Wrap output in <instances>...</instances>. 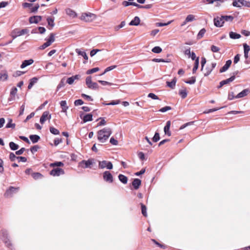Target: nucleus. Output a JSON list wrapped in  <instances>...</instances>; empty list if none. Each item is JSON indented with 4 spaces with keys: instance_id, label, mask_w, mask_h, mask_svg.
<instances>
[{
    "instance_id": "f257e3e1",
    "label": "nucleus",
    "mask_w": 250,
    "mask_h": 250,
    "mask_svg": "<svg viewBox=\"0 0 250 250\" xmlns=\"http://www.w3.org/2000/svg\"><path fill=\"white\" fill-rule=\"evenodd\" d=\"M111 133V128H104L98 132V139L101 143H104L108 139Z\"/></svg>"
},
{
    "instance_id": "f03ea898",
    "label": "nucleus",
    "mask_w": 250,
    "mask_h": 250,
    "mask_svg": "<svg viewBox=\"0 0 250 250\" xmlns=\"http://www.w3.org/2000/svg\"><path fill=\"white\" fill-rule=\"evenodd\" d=\"M232 5L233 6L238 8H241L243 6L250 8V1L245 0H233Z\"/></svg>"
},
{
    "instance_id": "7ed1b4c3",
    "label": "nucleus",
    "mask_w": 250,
    "mask_h": 250,
    "mask_svg": "<svg viewBox=\"0 0 250 250\" xmlns=\"http://www.w3.org/2000/svg\"><path fill=\"white\" fill-rule=\"evenodd\" d=\"M96 18V16L94 14L91 13H85L82 14L81 16V20L86 22H90Z\"/></svg>"
},
{
    "instance_id": "20e7f679",
    "label": "nucleus",
    "mask_w": 250,
    "mask_h": 250,
    "mask_svg": "<svg viewBox=\"0 0 250 250\" xmlns=\"http://www.w3.org/2000/svg\"><path fill=\"white\" fill-rule=\"evenodd\" d=\"M45 40L46 41V42H44L39 47L40 49H44L48 46H50L55 41V34L51 33L49 35V38L45 39Z\"/></svg>"
},
{
    "instance_id": "39448f33",
    "label": "nucleus",
    "mask_w": 250,
    "mask_h": 250,
    "mask_svg": "<svg viewBox=\"0 0 250 250\" xmlns=\"http://www.w3.org/2000/svg\"><path fill=\"white\" fill-rule=\"evenodd\" d=\"M85 83L89 89L96 90L99 88L98 84L92 81L91 76H88L86 78Z\"/></svg>"
},
{
    "instance_id": "423d86ee",
    "label": "nucleus",
    "mask_w": 250,
    "mask_h": 250,
    "mask_svg": "<svg viewBox=\"0 0 250 250\" xmlns=\"http://www.w3.org/2000/svg\"><path fill=\"white\" fill-rule=\"evenodd\" d=\"M93 163L92 159H88L87 161L83 160L79 163V166L84 168H90Z\"/></svg>"
},
{
    "instance_id": "0eeeda50",
    "label": "nucleus",
    "mask_w": 250,
    "mask_h": 250,
    "mask_svg": "<svg viewBox=\"0 0 250 250\" xmlns=\"http://www.w3.org/2000/svg\"><path fill=\"white\" fill-rule=\"evenodd\" d=\"M64 174L63 169L59 167L54 168L50 172V174L53 176H59Z\"/></svg>"
},
{
    "instance_id": "6e6552de",
    "label": "nucleus",
    "mask_w": 250,
    "mask_h": 250,
    "mask_svg": "<svg viewBox=\"0 0 250 250\" xmlns=\"http://www.w3.org/2000/svg\"><path fill=\"white\" fill-rule=\"evenodd\" d=\"M28 32V30L27 29H23L21 30L18 29L15 30L12 32V37L13 38H15L17 37L23 35L27 34Z\"/></svg>"
},
{
    "instance_id": "1a4fd4ad",
    "label": "nucleus",
    "mask_w": 250,
    "mask_h": 250,
    "mask_svg": "<svg viewBox=\"0 0 250 250\" xmlns=\"http://www.w3.org/2000/svg\"><path fill=\"white\" fill-rule=\"evenodd\" d=\"M103 179L105 181L110 183L113 181V176L108 171H105L103 173Z\"/></svg>"
},
{
    "instance_id": "9d476101",
    "label": "nucleus",
    "mask_w": 250,
    "mask_h": 250,
    "mask_svg": "<svg viewBox=\"0 0 250 250\" xmlns=\"http://www.w3.org/2000/svg\"><path fill=\"white\" fill-rule=\"evenodd\" d=\"M51 118V115L49 114L48 111H44L41 118H40V123L42 124H43L47 120H50Z\"/></svg>"
},
{
    "instance_id": "9b49d317",
    "label": "nucleus",
    "mask_w": 250,
    "mask_h": 250,
    "mask_svg": "<svg viewBox=\"0 0 250 250\" xmlns=\"http://www.w3.org/2000/svg\"><path fill=\"white\" fill-rule=\"evenodd\" d=\"M216 66V62H212L210 66H208L206 68V72L204 73V76H208L209 75Z\"/></svg>"
},
{
    "instance_id": "f8f14e48",
    "label": "nucleus",
    "mask_w": 250,
    "mask_h": 250,
    "mask_svg": "<svg viewBox=\"0 0 250 250\" xmlns=\"http://www.w3.org/2000/svg\"><path fill=\"white\" fill-rule=\"evenodd\" d=\"M18 190V188L14 187H10L5 192L4 196L6 197H10L12 196L13 193H16Z\"/></svg>"
},
{
    "instance_id": "ddd939ff",
    "label": "nucleus",
    "mask_w": 250,
    "mask_h": 250,
    "mask_svg": "<svg viewBox=\"0 0 250 250\" xmlns=\"http://www.w3.org/2000/svg\"><path fill=\"white\" fill-rule=\"evenodd\" d=\"M224 23V21L222 19V16L220 17H217L214 19V24L216 27L223 26Z\"/></svg>"
},
{
    "instance_id": "4468645a",
    "label": "nucleus",
    "mask_w": 250,
    "mask_h": 250,
    "mask_svg": "<svg viewBox=\"0 0 250 250\" xmlns=\"http://www.w3.org/2000/svg\"><path fill=\"white\" fill-rule=\"evenodd\" d=\"M235 79V77L234 75L228 79L222 81L221 82H220V84L218 87L219 88H221L224 85L228 84V83L232 82Z\"/></svg>"
},
{
    "instance_id": "2eb2a0df",
    "label": "nucleus",
    "mask_w": 250,
    "mask_h": 250,
    "mask_svg": "<svg viewBox=\"0 0 250 250\" xmlns=\"http://www.w3.org/2000/svg\"><path fill=\"white\" fill-rule=\"evenodd\" d=\"M55 18L53 17H48L46 19L48 23V28L49 29H52L55 26Z\"/></svg>"
},
{
    "instance_id": "dca6fc26",
    "label": "nucleus",
    "mask_w": 250,
    "mask_h": 250,
    "mask_svg": "<svg viewBox=\"0 0 250 250\" xmlns=\"http://www.w3.org/2000/svg\"><path fill=\"white\" fill-rule=\"evenodd\" d=\"M42 19L41 16H34L29 18V21L30 23H37Z\"/></svg>"
},
{
    "instance_id": "f3484780",
    "label": "nucleus",
    "mask_w": 250,
    "mask_h": 250,
    "mask_svg": "<svg viewBox=\"0 0 250 250\" xmlns=\"http://www.w3.org/2000/svg\"><path fill=\"white\" fill-rule=\"evenodd\" d=\"M80 75H76L75 76H73L71 77H69L67 79L66 81V83L69 84H72L73 83L75 80H78L81 78Z\"/></svg>"
},
{
    "instance_id": "a211bd4d",
    "label": "nucleus",
    "mask_w": 250,
    "mask_h": 250,
    "mask_svg": "<svg viewBox=\"0 0 250 250\" xmlns=\"http://www.w3.org/2000/svg\"><path fill=\"white\" fill-rule=\"evenodd\" d=\"M66 14L72 18H76L77 14L75 11L71 8H68L65 9Z\"/></svg>"
},
{
    "instance_id": "6ab92c4d",
    "label": "nucleus",
    "mask_w": 250,
    "mask_h": 250,
    "mask_svg": "<svg viewBox=\"0 0 250 250\" xmlns=\"http://www.w3.org/2000/svg\"><path fill=\"white\" fill-rule=\"evenodd\" d=\"M232 62L230 60H228L226 64L220 69V72L223 73L226 71L231 64Z\"/></svg>"
},
{
    "instance_id": "aec40b11",
    "label": "nucleus",
    "mask_w": 250,
    "mask_h": 250,
    "mask_svg": "<svg viewBox=\"0 0 250 250\" xmlns=\"http://www.w3.org/2000/svg\"><path fill=\"white\" fill-rule=\"evenodd\" d=\"M2 234L3 236V241L5 244L6 246L7 247L10 248L11 246H12V244L11 243L10 241H9V240L7 239V234L6 231H3Z\"/></svg>"
},
{
    "instance_id": "412c9836",
    "label": "nucleus",
    "mask_w": 250,
    "mask_h": 250,
    "mask_svg": "<svg viewBox=\"0 0 250 250\" xmlns=\"http://www.w3.org/2000/svg\"><path fill=\"white\" fill-rule=\"evenodd\" d=\"M171 123L170 121H168L167 122L166 125L164 127V132L168 136L171 135V132L169 131L170 126Z\"/></svg>"
},
{
    "instance_id": "4be33fe9",
    "label": "nucleus",
    "mask_w": 250,
    "mask_h": 250,
    "mask_svg": "<svg viewBox=\"0 0 250 250\" xmlns=\"http://www.w3.org/2000/svg\"><path fill=\"white\" fill-rule=\"evenodd\" d=\"M249 92V90L248 89H245L243 90L242 91L238 93L235 97V98H243L248 95Z\"/></svg>"
},
{
    "instance_id": "5701e85b",
    "label": "nucleus",
    "mask_w": 250,
    "mask_h": 250,
    "mask_svg": "<svg viewBox=\"0 0 250 250\" xmlns=\"http://www.w3.org/2000/svg\"><path fill=\"white\" fill-rule=\"evenodd\" d=\"M132 184L134 189H137L139 188L141 184V181L139 179L136 178L133 180Z\"/></svg>"
},
{
    "instance_id": "b1692460",
    "label": "nucleus",
    "mask_w": 250,
    "mask_h": 250,
    "mask_svg": "<svg viewBox=\"0 0 250 250\" xmlns=\"http://www.w3.org/2000/svg\"><path fill=\"white\" fill-rule=\"evenodd\" d=\"M140 18L137 17V16H136L134 19L133 20H132L130 22V23H129V24L130 25H135V26H137L139 24H140Z\"/></svg>"
},
{
    "instance_id": "393cba45",
    "label": "nucleus",
    "mask_w": 250,
    "mask_h": 250,
    "mask_svg": "<svg viewBox=\"0 0 250 250\" xmlns=\"http://www.w3.org/2000/svg\"><path fill=\"white\" fill-rule=\"evenodd\" d=\"M33 62H34V61L32 59L25 60L22 62V64L21 65V68H23L26 67L27 66L32 64L33 63Z\"/></svg>"
},
{
    "instance_id": "a878e982",
    "label": "nucleus",
    "mask_w": 250,
    "mask_h": 250,
    "mask_svg": "<svg viewBox=\"0 0 250 250\" xmlns=\"http://www.w3.org/2000/svg\"><path fill=\"white\" fill-rule=\"evenodd\" d=\"M60 105L62 108V111L66 113L67 109L68 108V107L67 106L66 101H62L60 102Z\"/></svg>"
},
{
    "instance_id": "bb28decb",
    "label": "nucleus",
    "mask_w": 250,
    "mask_h": 250,
    "mask_svg": "<svg viewBox=\"0 0 250 250\" xmlns=\"http://www.w3.org/2000/svg\"><path fill=\"white\" fill-rule=\"evenodd\" d=\"M29 138L33 143L38 142L40 139V136L37 135H31L29 136Z\"/></svg>"
},
{
    "instance_id": "cd10ccee",
    "label": "nucleus",
    "mask_w": 250,
    "mask_h": 250,
    "mask_svg": "<svg viewBox=\"0 0 250 250\" xmlns=\"http://www.w3.org/2000/svg\"><path fill=\"white\" fill-rule=\"evenodd\" d=\"M229 36L232 39H238L241 38V35L239 34L232 31L229 32Z\"/></svg>"
},
{
    "instance_id": "c85d7f7f",
    "label": "nucleus",
    "mask_w": 250,
    "mask_h": 250,
    "mask_svg": "<svg viewBox=\"0 0 250 250\" xmlns=\"http://www.w3.org/2000/svg\"><path fill=\"white\" fill-rule=\"evenodd\" d=\"M176 83V78H174L171 82H167V85L169 87L173 89L175 87V84Z\"/></svg>"
},
{
    "instance_id": "c756f323",
    "label": "nucleus",
    "mask_w": 250,
    "mask_h": 250,
    "mask_svg": "<svg viewBox=\"0 0 250 250\" xmlns=\"http://www.w3.org/2000/svg\"><path fill=\"white\" fill-rule=\"evenodd\" d=\"M119 180L124 184H125L127 182V177L123 174H119L118 176Z\"/></svg>"
},
{
    "instance_id": "7c9ffc66",
    "label": "nucleus",
    "mask_w": 250,
    "mask_h": 250,
    "mask_svg": "<svg viewBox=\"0 0 250 250\" xmlns=\"http://www.w3.org/2000/svg\"><path fill=\"white\" fill-rule=\"evenodd\" d=\"M92 120V115L90 114H87L84 115L83 117V121L84 123H86L89 121H91Z\"/></svg>"
},
{
    "instance_id": "2f4dec72",
    "label": "nucleus",
    "mask_w": 250,
    "mask_h": 250,
    "mask_svg": "<svg viewBox=\"0 0 250 250\" xmlns=\"http://www.w3.org/2000/svg\"><path fill=\"white\" fill-rule=\"evenodd\" d=\"M222 19L223 20L224 22L225 21H232L234 19V17L232 16H222Z\"/></svg>"
},
{
    "instance_id": "473e14b6",
    "label": "nucleus",
    "mask_w": 250,
    "mask_h": 250,
    "mask_svg": "<svg viewBox=\"0 0 250 250\" xmlns=\"http://www.w3.org/2000/svg\"><path fill=\"white\" fill-rule=\"evenodd\" d=\"M206 32V30L205 28H203L199 32L197 36V39L198 40L201 39L202 38Z\"/></svg>"
},
{
    "instance_id": "72a5a7b5",
    "label": "nucleus",
    "mask_w": 250,
    "mask_h": 250,
    "mask_svg": "<svg viewBox=\"0 0 250 250\" xmlns=\"http://www.w3.org/2000/svg\"><path fill=\"white\" fill-rule=\"evenodd\" d=\"M199 57H197L195 61L194 65L192 69L193 73H195L196 70H197L199 66Z\"/></svg>"
},
{
    "instance_id": "f704fd0d",
    "label": "nucleus",
    "mask_w": 250,
    "mask_h": 250,
    "mask_svg": "<svg viewBox=\"0 0 250 250\" xmlns=\"http://www.w3.org/2000/svg\"><path fill=\"white\" fill-rule=\"evenodd\" d=\"M76 52L78 55L82 56L85 60H88V56L85 52L81 51L78 49H76Z\"/></svg>"
},
{
    "instance_id": "c9c22d12",
    "label": "nucleus",
    "mask_w": 250,
    "mask_h": 250,
    "mask_svg": "<svg viewBox=\"0 0 250 250\" xmlns=\"http://www.w3.org/2000/svg\"><path fill=\"white\" fill-rule=\"evenodd\" d=\"M9 147L11 150H16L19 148V146L15 143L11 142L9 143Z\"/></svg>"
},
{
    "instance_id": "e433bc0d",
    "label": "nucleus",
    "mask_w": 250,
    "mask_h": 250,
    "mask_svg": "<svg viewBox=\"0 0 250 250\" xmlns=\"http://www.w3.org/2000/svg\"><path fill=\"white\" fill-rule=\"evenodd\" d=\"M8 122L6 124V128H14L15 127V124L14 123H12V120L11 119L8 118Z\"/></svg>"
},
{
    "instance_id": "4c0bfd02",
    "label": "nucleus",
    "mask_w": 250,
    "mask_h": 250,
    "mask_svg": "<svg viewBox=\"0 0 250 250\" xmlns=\"http://www.w3.org/2000/svg\"><path fill=\"white\" fill-rule=\"evenodd\" d=\"M64 164L62 162H56L53 163H51L50 164V167H62L63 166Z\"/></svg>"
},
{
    "instance_id": "58836bf2",
    "label": "nucleus",
    "mask_w": 250,
    "mask_h": 250,
    "mask_svg": "<svg viewBox=\"0 0 250 250\" xmlns=\"http://www.w3.org/2000/svg\"><path fill=\"white\" fill-rule=\"evenodd\" d=\"M49 130L50 132L54 135H59L60 134L59 130L53 126L50 127Z\"/></svg>"
},
{
    "instance_id": "ea45409f",
    "label": "nucleus",
    "mask_w": 250,
    "mask_h": 250,
    "mask_svg": "<svg viewBox=\"0 0 250 250\" xmlns=\"http://www.w3.org/2000/svg\"><path fill=\"white\" fill-rule=\"evenodd\" d=\"M107 162L106 161H100L99 163V168L103 169L106 167Z\"/></svg>"
},
{
    "instance_id": "a19ab883",
    "label": "nucleus",
    "mask_w": 250,
    "mask_h": 250,
    "mask_svg": "<svg viewBox=\"0 0 250 250\" xmlns=\"http://www.w3.org/2000/svg\"><path fill=\"white\" fill-rule=\"evenodd\" d=\"M141 209H142V213L143 215L146 217L147 216V212H146V208L145 205H144L143 204H141Z\"/></svg>"
},
{
    "instance_id": "79ce46f5",
    "label": "nucleus",
    "mask_w": 250,
    "mask_h": 250,
    "mask_svg": "<svg viewBox=\"0 0 250 250\" xmlns=\"http://www.w3.org/2000/svg\"><path fill=\"white\" fill-rule=\"evenodd\" d=\"M32 177L35 179H38L42 177V175L39 172H34L32 173Z\"/></svg>"
},
{
    "instance_id": "37998d69",
    "label": "nucleus",
    "mask_w": 250,
    "mask_h": 250,
    "mask_svg": "<svg viewBox=\"0 0 250 250\" xmlns=\"http://www.w3.org/2000/svg\"><path fill=\"white\" fill-rule=\"evenodd\" d=\"M162 48L159 46H155V47H153L152 49V51L153 53H157V54L161 53L162 52Z\"/></svg>"
},
{
    "instance_id": "c03bdc74",
    "label": "nucleus",
    "mask_w": 250,
    "mask_h": 250,
    "mask_svg": "<svg viewBox=\"0 0 250 250\" xmlns=\"http://www.w3.org/2000/svg\"><path fill=\"white\" fill-rule=\"evenodd\" d=\"M186 21L191 22L195 20V16L193 15H188L186 18Z\"/></svg>"
},
{
    "instance_id": "a18cd8bd",
    "label": "nucleus",
    "mask_w": 250,
    "mask_h": 250,
    "mask_svg": "<svg viewBox=\"0 0 250 250\" xmlns=\"http://www.w3.org/2000/svg\"><path fill=\"white\" fill-rule=\"evenodd\" d=\"M99 70V67H95L91 69H89L86 71L87 74H91L92 73H94L95 72H96Z\"/></svg>"
},
{
    "instance_id": "49530a36",
    "label": "nucleus",
    "mask_w": 250,
    "mask_h": 250,
    "mask_svg": "<svg viewBox=\"0 0 250 250\" xmlns=\"http://www.w3.org/2000/svg\"><path fill=\"white\" fill-rule=\"evenodd\" d=\"M179 94L183 99H185L187 96V92L186 89L181 90L179 92Z\"/></svg>"
},
{
    "instance_id": "de8ad7c7",
    "label": "nucleus",
    "mask_w": 250,
    "mask_h": 250,
    "mask_svg": "<svg viewBox=\"0 0 250 250\" xmlns=\"http://www.w3.org/2000/svg\"><path fill=\"white\" fill-rule=\"evenodd\" d=\"M120 101L118 100L116 101H113L109 103H103L104 105H116L120 104Z\"/></svg>"
},
{
    "instance_id": "09e8293b",
    "label": "nucleus",
    "mask_w": 250,
    "mask_h": 250,
    "mask_svg": "<svg viewBox=\"0 0 250 250\" xmlns=\"http://www.w3.org/2000/svg\"><path fill=\"white\" fill-rule=\"evenodd\" d=\"M160 140V135L159 133L158 132H156L154 137L152 138V140L154 142H157Z\"/></svg>"
},
{
    "instance_id": "8fccbe9b",
    "label": "nucleus",
    "mask_w": 250,
    "mask_h": 250,
    "mask_svg": "<svg viewBox=\"0 0 250 250\" xmlns=\"http://www.w3.org/2000/svg\"><path fill=\"white\" fill-rule=\"evenodd\" d=\"M17 92V88L13 87L10 91V95L11 97H14Z\"/></svg>"
},
{
    "instance_id": "3c124183",
    "label": "nucleus",
    "mask_w": 250,
    "mask_h": 250,
    "mask_svg": "<svg viewBox=\"0 0 250 250\" xmlns=\"http://www.w3.org/2000/svg\"><path fill=\"white\" fill-rule=\"evenodd\" d=\"M116 67V65H112V66H109L108 67H107L104 71V73L102 74V75H104V74L105 73L110 71V70H113V69H114Z\"/></svg>"
},
{
    "instance_id": "603ef678",
    "label": "nucleus",
    "mask_w": 250,
    "mask_h": 250,
    "mask_svg": "<svg viewBox=\"0 0 250 250\" xmlns=\"http://www.w3.org/2000/svg\"><path fill=\"white\" fill-rule=\"evenodd\" d=\"M171 109V107L170 106H165V107L161 108L159 110V111H160L161 112H165L170 110Z\"/></svg>"
},
{
    "instance_id": "864d4df0",
    "label": "nucleus",
    "mask_w": 250,
    "mask_h": 250,
    "mask_svg": "<svg viewBox=\"0 0 250 250\" xmlns=\"http://www.w3.org/2000/svg\"><path fill=\"white\" fill-rule=\"evenodd\" d=\"M196 82V78L195 77H192L190 80L185 81V83L188 84H194Z\"/></svg>"
},
{
    "instance_id": "5fc2aeb1",
    "label": "nucleus",
    "mask_w": 250,
    "mask_h": 250,
    "mask_svg": "<svg viewBox=\"0 0 250 250\" xmlns=\"http://www.w3.org/2000/svg\"><path fill=\"white\" fill-rule=\"evenodd\" d=\"M244 53H249L250 50V47L247 43L243 44Z\"/></svg>"
},
{
    "instance_id": "6e6d98bb",
    "label": "nucleus",
    "mask_w": 250,
    "mask_h": 250,
    "mask_svg": "<svg viewBox=\"0 0 250 250\" xmlns=\"http://www.w3.org/2000/svg\"><path fill=\"white\" fill-rule=\"evenodd\" d=\"M147 97L149 98H150L152 99H154V100H158L159 99L157 95H156L155 94L152 93H149L147 95Z\"/></svg>"
},
{
    "instance_id": "4d7b16f0",
    "label": "nucleus",
    "mask_w": 250,
    "mask_h": 250,
    "mask_svg": "<svg viewBox=\"0 0 250 250\" xmlns=\"http://www.w3.org/2000/svg\"><path fill=\"white\" fill-rule=\"evenodd\" d=\"M83 104V102L81 99L76 100L74 102V104L75 106L81 105Z\"/></svg>"
},
{
    "instance_id": "13d9d810",
    "label": "nucleus",
    "mask_w": 250,
    "mask_h": 250,
    "mask_svg": "<svg viewBox=\"0 0 250 250\" xmlns=\"http://www.w3.org/2000/svg\"><path fill=\"white\" fill-rule=\"evenodd\" d=\"M17 157L18 156H16V154L12 152L10 153L9 155V158L11 161H15Z\"/></svg>"
},
{
    "instance_id": "bf43d9fd",
    "label": "nucleus",
    "mask_w": 250,
    "mask_h": 250,
    "mask_svg": "<svg viewBox=\"0 0 250 250\" xmlns=\"http://www.w3.org/2000/svg\"><path fill=\"white\" fill-rule=\"evenodd\" d=\"M101 120V121L98 124V126H102L105 125L106 121H105L104 118H100L97 120Z\"/></svg>"
},
{
    "instance_id": "052dcab7",
    "label": "nucleus",
    "mask_w": 250,
    "mask_h": 250,
    "mask_svg": "<svg viewBox=\"0 0 250 250\" xmlns=\"http://www.w3.org/2000/svg\"><path fill=\"white\" fill-rule=\"evenodd\" d=\"M125 21H122L120 25L116 26L115 27V30H118L120 28L123 27L125 25Z\"/></svg>"
},
{
    "instance_id": "680f3d73",
    "label": "nucleus",
    "mask_w": 250,
    "mask_h": 250,
    "mask_svg": "<svg viewBox=\"0 0 250 250\" xmlns=\"http://www.w3.org/2000/svg\"><path fill=\"white\" fill-rule=\"evenodd\" d=\"M17 160H18L19 162H25L27 161L26 158L22 156H18V157L17 158Z\"/></svg>"
},
{
    "instance_id": "e2e57ef3",
    "label": "nucleus",
    "mask_w": 250,
    "mask_h": 250,
    "mask_svg": "<svg viewBox=\"0 0 250 250\" xmlns=\"http://www.w3.org/2000/svg\"><path fill=\"white\" fill-rule=\"evenodd\" d=\"M82 97H83L87 101H93V99L90 96L87 95L85 94H82Z\"/></svg>"
},
{
    "instance_id": "0e129e2a",
    "label": "nucleus",
    "mask_w": 250,
    "mask_h": 250,
    "mask_svg": "<svg viewBox=\"0 0 250 250\" xmlns=\"http://www.w3.org/2000/svg\"><path fill=\"white\" fill-rule=\"evenodd\" d=\"M211 50L213 52H218L219 50H220V49L219 47H218L217 46H215L214 45H212L211 46Z\"/></svg>"
},
{
    "instance_id": "69168bd1",
    "label": "nucleus",
    "mask_w": 250,
    "mask_h": 250,
    "mask_svg": "<svg viewBox=\"0 0 250 250\" xmlns=\"http://www.w3.org/2000/svg\"><path fill=\"white\" fill-rule=\"evenodd\" d=\"M64 86V83L63 82V79H62L59 84L58 85L57 87V90H59L60 88Z\"/></svg>"
},
{
    "instance_id": "338daca9",
    "label": "nucleus",
    "mask_w": 250,
    "mask_h": 250,
    "mask_svg": "<svg viewBox=\"0 0 250 250\" xmlns=\"http://www.w3.org/2000/svg\"><path fill=\"white\" fill-rule=\"evenodd\" d=\"M24 73V72L23 71H17L16 72H15L14 74H13V76L14 77H18V76H21V75L23 74Z\"/></svg>"
},
{
    "instance_id": "774afa93",
    "label": "nucleus",
    "mask_w": 250,
    "mask_h": 250,
    "mask_svg": "<svg viewBox=\"0 0 250 250\" xmlns=\"http://www.w3.org/2000/svg\"><path fill=\"white\" fill-rule=\"evenodd\" d=\"M38 81V78L37 77H34L30 79V83H31L33 85H34V84L37 83Z\"/></svg>"
}]
</instances>
